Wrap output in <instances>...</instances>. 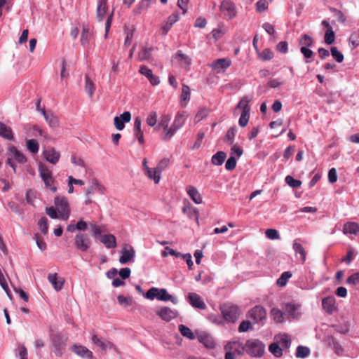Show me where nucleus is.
I'll list each match as a JSON object with an SVG mask.
<instances>
[{"label":"nucleus","mask_w":359,"mask_h":359,"mask_svg":"<svg viewBox=\"0 0 359 359\" xmlns=\"http://www.w3.org/2000/svg\"><path fill=\"white\" fill-rule=\"evenodd\" d=\"M187 194L191 199L196 204H201L203 202L202 196L197 190V189L193 186H189L187 188Z\"/></svg>","instance_id":"c85d7f7f"},{"label":"nucleus","mask_w":359,"mask_h":359,"mask_svg":"<svg viewBox=\"0 0 359 359\" xmlns=\"http://www.w3.org/2000/svg\"><path fill=\"white\" fill-rule=\"evenodd\" d=\"M229 345H231V346L233 348L232 351L235 355H242L244 353H245V350L244 349V344L240 341H228L224 346Z\"/></svg>","instance_id":"b1692460"},{"label":"nucleus","mask_w":359,"mask_h":359,"mask_svg":"<svg viewBox=\"0 0 359 359\" xmlns=\"http://www.w3.org/2000/svg\"><path fill=\"white\" fill-rule=\"evenodd\" d=\"M157 299L163 302L170 301L174 304L177 303V298L168 294L167 290L164 288L158 289Z\"/></svg>","instance_id":"bb28decb"},{"label":"nucleus","mask_w":359,"mask_h":359,"mask_svg":"<svg viewBox=\"0 0 359 359\" xmlns=\"http://www.w3.org/2000/svg\"><path fill=\"white\" fill-rule=\"evenodd\" d=\"M189 303L194 308L204 310L206 308L205 302L201 297L194 292L189 293L187 296Z\"/></svg>","instance_id":"2eb2a0df"},{"label":"nucleus","mask_w":359,"mask_h":359,"mask_svg":"<svg viewBox=\"0 0 359 359\" xmlns=\"http://www.w3.org/2000/svg\"><path fill=\"white\" fill-rule=\"evenodd\" d=\"M172 58L176 60L181 67L186 70L189 69L190 65H191V60L187 55L184 54L182 50H177L176 53L172 55Z\"/></svg>","instance_id":"ddd939ff"},{"label":"nucleus","mask_w":359,"mask_h":359,"mask_svg":"<svg viewBox=\"0 0 359 359\" xmlns=\"http://www.w3.org/2000/svg\"><path fill=\"white\" fill-rule=\"evenodd\" d=\"M283 350L277 342H273L269 346V351L276 358H280L283 355Z\"/></svg>","instance_id":"ea45409f"},{"label":"nucleus","mask_w":359,"mask_h":359,"mask_svg":"<svg viewBox=\"0 0 359 359\" xmlns=\"http://www.w3.org/2000/svg\"><path fill=\"white\" fill-rule=\"evenodd\" d=\"M346 283L352 285L359 284V272L351 275L346 280Z\"/></svg>","instance_id":"69168bd1"},{"label":"nucleus","mask_w":359,"mask_h":359,"mask_svg":"<svg viewBox=\"0 0 359 359\" xmlns=\"http://www.w3.org/2000/svg\"><path fill=\"white\" fill-rule=\"evenodd\" d=\"M198 341L203 344L206 348L212 349L215 347V342L213 337L206 332H201L197 334Z\"/></svg>","instance_id":"9d476101"},{"label":"nucleus","mask_w":359,"mask_h":359,"mask_svg":"<svg viewBox=\"0 0 359 359\" xmlns=\"http://www.w3.org/2000/svg\"><path fill=\"white\" fill-rule=\"evenodd\" d=\"M273 52L269 48L263 50L262 52L259 54V58L264 61L271 60L273 57Z\"/></svg>","instance_id":"6e6d98bb"},{"label":"nucleus","mask_w":359,"mask_h":359,"mask_svg":"<svg viewBox=\"0 0 359 359\" xmlns=\"http://www.w3.org/2000/svg\"><path fill=\"white\" fill-rule=\"evenodd\" d=\"M313 44L314 39L309 34H305L299 39V45L301 47L310 48Z\"/></svg>","instance_id":"c9c22d12"},{"label":"nucleus","mask_w":359,"mask_h":359,"mask_svg":"<svg viewBox=\"0 0 359 359\" xmlns=\"http://www.w3.org/2000/svg\"><path fill=\"white\" fill-rule=\"evenodd\" d=\"M93 37V34L90 30V28L88 25H83L81 36V43L83 47H86L89 43L90 39Z\"/></svg>","instance_id":"a878e982"},{"label":"nucleus","mask_w":359,"mask_h":359,"mask_svg":"<svg viewBox=\"0 0 359 359\" xmlns=\"http://www.w3.org/2000/svg\"><path fill=\"white\" fill-rule=\"evenodd\" d=\"M74 243L78 250L86 252L90 248L92 241L87 233L80 232L76 234Z\"/></svg>","instance_id":"39448f33"},{"label":"nucleus","mask_w":359,"mask_h":359,"mask_svg":"<svg viewBox=\"0 0 359 359\" xmlns=\"http://www.w3.org/2000/svg\"><path fill=\"white\" fill-rule=\"evenodd\" d=\"M41 114L51 127H55L57 126V120L51 112H46L45 109H41Z\"/></svg>","instance_id":"e433bc0d"},{"label":"nucleus","mask_w":359,"mask_h":359,"mask_svg":"<svg viewBox=\"0 0 359 359\" xmlns=\"http://www.w3.org/2000/svg\"><path fill=\"white\" fill-rule=\"evenodd\" d=\"M157 314L165 321H170L177 316V311L172 310L169 307H163L158 312Z\"/></svg>","instance_id":"dca6fc26"},{"label":"nucleus","mask_w":359,"mask_h":359,"mask_svg":"<svg viewBox=\"0 0 359 359\" xmlns=\"http://www.w3.org/2000/svg\"><path fill=\"white\" fill-rule=\"evenodd\" d=\"M292 277V273L290 271L283 272L278 278L276 283L278 286L283 287L286 285L288 279Z\"/></svg>","instance_id":"09e8293b"},{"label":"nucleus","mask_w":359,"mask_h":359,"mask_svg":"<svg viewBox=\"0 0 359 359\" xmlns=\"http://www.w3.org/2000/svg\"><path fill=\"white\" fill-rule=\"evenodd\" d=\"M16 355L20 357V359H27V351L25 345L19 344L18 348L15 350Z\"/></svg>","instance_id":"603ef678"},{"label":"nucleus","mask_w":359,"mask_h":359,"mask_svg":"<svg viewBox=\"0 0 359 359\" xmlns=\"http://www.w3.org/2000/svg\"><path fill=\"white\" fill-rule=\"evenodd\" d=\"M250 118V112L246 111H242L241 115L239 118V125L241 127H245L247 126Z\"/></svg>","instance_id":"0e129e2a"},{"label":"nucleus","mask_w":359,"mask_h":359,"mask_svg":"<svg viewBox=\"0 0 359 359\" xmlns=\"http://www.w3.org/2000/svg\"><path fill=\"white\" fill-rule=\"evenodd\" d=\"M323 310L328 314H332L336 309L335 299L332 296L326 297L322 300Z\"/></svg>","instance_id":"aec40b11"},{"label":"nucleus","mask_w":359,"mask_h":359,"mask_svg":"<svg viewBox=\"0 0 359 359\" xmlns=\"http://www.w3.org/2000/svg\"><path fill=\"white\" fill-rule=\"evenodd\" d=\"M348 41L353 48L359 46V32H355L351 34Z\"/></svg>","instance_id":"338daca9"},{"label":"nucleus","mask_w":359,"mask_h":359,"mask_svg":"<svg viewBox=\"0 0 359 359\" xmlns=\"http://www.w3.org/2000/svg\"><path fill=\"white\" fill-rule=\"evenodd\" d=\"M171 119V116L168 114H163L161 116L158 126L163 128L166 130L168 128V126Z\"/></svg>","instance_id":"3c124183"},{"label":"nucleus","mask_w":359,"mask_h":359,"mask_svg":"<svg viewBox=\"0 0 359 359\" xmlns=\"http://www.w3.org/2000/svg\"><path fill=\"white\" fill-rule=\"evenodd\" d=\"M329 344L332 346V348L334 350V352L338 355H341L344 352V348L341 346V344L335 341L334 339H332V342H330Z\"/></svg>","instance_id":"e2e57ef3"},{"label":"nucleus","mask_w":359,"mask_h":359,"mask_svg":"<svg viewBox=\"0 0 359 359\" xmlns=\"http://www.w3.org/2000/svg\"><path fill=\"white\" fill-rule=\"evenodd\" d=\"M85 80V90L88 93V96L92 97L95 90V85L88 75H86Z\"/></svg>","instance_id":"79ce46f5"},{"label":"nucleus","mask_w":359,"mask_h":359,"mask_svg":"<svg viewBox=\"0 0 359 359\" xmlns=\"http://www.w3.org/2000/svg\"><path fill=\"white\" fill-rule=\"evenodd\" d=\"M9 155L14 158L18 162L20 163H24L27 161V158L25 155L18 150V149L14 146H11L8 147Z\"/></svg>","instance_id":"cd10ccee"},{"label":"nucleus","mask_w":359,"mask_h":359,"mask_svg":"<svg viewBox=\"0 0 359 359\" xmlns=\"http://www.w3.org/2000/svg\"><path fill=\"white\" fill-rule=\"evenodd\" d=\"M331 54L332 57L336 60L337 62H341L344 60V55L343 54L338 50L337 48L335 46H333L330 49Z\"/></svg>","instance_id":"052dcab7"},{"label":"nucleus","mask_w":359,"mask_h":359,"mask_svg":"<svg viewBox=\"0 0 359 359\" xmlns=\"http://www.w3.org/2000/svg\"><path fill=\"white\" fill-rule=\"evenodd\" d=\"M232 348L231 345L224 346L225 351L224 359H236V355L233 353Z\"/></svg>","instance_id":"774afa93"},{"label":"nucleus","mask_w":359,"mask_h":359,"mask_svg":"<svg viewBox=\"0 0 359 359\" xmlns=\"http://www.w3.org/2000/svg\"><path fill=\"white\" fill-rule=\"evenodd\" d=\"M278 337L279 338L278 343L282 346L283 349H287L290 348L291 345V339L287 334H280Z\"/></svg>","instance_id":"37998d69"},{"label":"nucleus","mask_w":359,"mask_h":359,"mask_svg":"<svg viewBox=\"0 0 359 359\" xmlns=\"http://www.w3.org/2000/svg\"><path fill=\"white\" fill-rule=\"evenodd\" d=\"M38 167L40 177L43 181L46 187H49L50 185L53 184L55 182V180L53 177L52 171L42 163H39Z\"/></svg>","instance_id":"423d86ee"},{"label":"nucleus","mask_w":359,"mask_h":359,"mask_svg":"<svg viewBox=\"0 0 359 359\" xmlns=\"http://www.w3.org/2000/svg\"><path fill=\"white\" fill-rule=\"evenodd\" d=\"M343 233L344 234H353L357 236L359 234V224L353 222H348L344 224Z\"/></svg>","instance_id":"5701e85b"},{"label":"nucleus","mask_w":359,"mask_h":359,"mask_svg":"<svg viewBox=\"0 0 359 359\" xmlns=\"http://www.w3.org/2000/svg\"><path fill=\"white\" fill-rule=\"evenodd\" d=\"M151 1L148 0H141L138 5L134 8L135 15H139L142 11L147 10L150 6Z\"/></svg>","instance_id":"49530a36"},{"label":"nucleus","mask_w":359,"mask_h":359,"mask_svg":"<svg viewBox=\"0 0 359 359\" xmlns=\"http://www.w3.org/2000/svg\"><path fill=\"white\" fill-rule=\"evenodd\" d=\"M300 305L290 302L287 303L285 305L283 309L285 310V312L287 313L290 316L294 318L297 317V311L299 309Z\"/></svg>","instance_id":"473e14b6"},{"label":"nucleus","mask_w":359,"mask_h":359,"mask_svg":"<svg viewBox=\"0 0 359 359\" xmlns=\"http://www.w3.org/2000/svg\"><path fill=\"white\" fill-rule=\"evenodd\" d=\"M285 181L287 184L292 188L299 187L302 184V182L300 180L293 178L291 175L286 176Z\"/></svg>","instance_id":"4d7b16f0"},{"label":"nucleus","mask_w":359,"mask_h":359,"mask_svg":"<svg viewBox=\"0 0 359 359\" xmlns=\"http://www.w3.org/2000/svg\"><path fill=\"white\" fill-rule=\"evenodd\" d=\"M292 248L296 254H299L301 261L302 263H304L306 260V252L305 251L302 244L299 243V239H295L294 241Z\"/></svg>","instance_id":"2f4dec72"},{"label":"nucleus","mask_w":359,"mask_h":359,"mask_svg":"<svg viewBox=\"0 0 359 359\" xmlns=\"http://www.w3.org/2000/svg\"><path fill=\"white\" fill-rule=\"evenodd\" d=\"M97 190H100L101 192H102V187L99 184L97 180L93 179L90 182V186L86 189V195L90 196L93 194Z\"/></svg>","instance_id":"f704fd0d"},{"label":"nucleus","mask_w":359,"mask_h":359,"mask_svg":"<svg viewBox=\"0 0 359 359\" xmlns=\"http://www.w3.org/2000/svg\"><path fill=\"white\" fill-rule=\"evenodd\" d=\"M107 10V0H98L96 9V18L102 22L105 16Z\"/></svg>","instance_id":"4be33fe9"},{"label":"nucleus","mask_w":359,"mask_h":359,"mask_svg":"<svg viewBox=\"0 0 359 359\" xmlns=\"http://www.w3.org/2000/svg\"><path fill=\"white\" fill-rule=\"evenodd\" d=\"M48 280L52 284L56 291H59L62 288L64 285V280L60 279V280H57V273H50L48 276Z\"/></svg>","instance_id":"7c9ffc66"},{"label":"nucleus","mask_w":359,"mask_h":359,"mask_svg":"<svg viewBox=\"0 0 359 359\" xmlns=\"http://www.w3.org/2000/svg\"><path fill=\"white\" fill-rule=\"evenodd\" d=\"M55 205L60 213L62 220H67L70 215L69 202L65 196H57L55 198Z\"/></svg>","instance_id":"20e7f679"},{"label":"nucleus","mask_w":359,"mask_h":359,"mask_svg":"<svg viewBox=\"0 0 359 359\" xmlns=\"http://www.w3.org/2000/svg\"><path fill=\"white\" fill-rule=\"evenodd\" d=\"M100 241L108 249L114 248L116 246V238L112 234H106L101 236L100 238Z\"/></svg>","instance_id":"393cba45"},{"label":"nucleus","mask_w":359,"mask_h":359,"mask_svg":"<svg viewBox=\"0 0 359 359\" xmlns=\"http://www.w3.org/2000/svg\"><path fill=\"white\" fill-rule=\"evenodd\" d=\"M39 227L41 233L46 235L48 231V219L46 217H41L38 222Z\"/></svg>","instance_id":"13d9d810"},{"label":"nucleus","mask_w":359,"mask_h":359,"mask_svg":"<svg viewBox=\"0 0 359 359\" xmlns=\"http://www.w3.org/2000/svg\"><path fill=\"white\" fill-rule=\"evenodd\" d=\"M92 343L100 347V349L103 351H106L107 350H110L114 348V345L109 341L103 339L102 337H99L96 334H93L91 337Z\"/></svg>","instance_id":"0eeeda50"},{"label":"nucleus","mask_w":359,"mask_h":359,"mask_svg":"<svg viewBox=\"0 0 359 359\" xmlns=\"http://www.w3.org/2000/svg\"><path fill=\"white\" fill-rule=\"evenodd\" d=\"M271 316L274 320V321L277 323H282L285 320L283 317V313L279 309L273 308L271 310Z\"/></svg>","instance_id":"4c0bfd02"},{"label":"nucleus","mask_w":359,"mask_h":359,"mask_svg":"<svg viewBox=\"0 0 359 359\" xmlns=\"http://www.w3.org/2000/svg\"><path fill=\"white\" fill-rule=\"evenodd\" d=\"M186 120V115L184 112H178L175 118L174 122L172 125L175 127V128H181L182 126L184 124Z\"/></svg>","instance_id":"a19ab883"},{"label":"nucleus","mask_w":359,"mask_h":359,"mask_svg":"<svg viewBox=\"0 0 359 359\" xmlns=\"http://www.w3.org/2000/svg\"><path fill=\"white\" fill-rule=\"evenodd\" d=\"M0 136L8 140L14 138L12 129L2 122H0Z\"/></svg>","instance_id":"c756f323"},{"label":"nucleus","mask_w":359,"mask_h":359,"mask_svg":"<svg viewBox=\"0 0 359 359\" xmlns=\"http://www.w3.org/2000/svg\"><path fill=\"white\" fill-rule=\"evenodd\" d=\"M27 149L33 154H36L39 149L38 142L34 139H31L27 141Z\"/></svg>","instance_id":"5fc2aeb1"},{"label":"nucleus","mask_w":359,"mask_h":359,"mask_svg":"<svg viewBox=\"0 0 359 359\" xmlns=\"http://www.w3.org/2000/svg\"><path fill=\"white\" fill-rule=\"evenodd\" d=\"M152 48H143L138 53V58L140 61L149 60L151 56Z\"/></svg>","instance_id":"8fccbe9b"},{"label":"nucleus","mask_w":359,"mask_h":359,"mask_svg":"<svg viewBox=\"0 0 359 359\" xmlns=\"http://www.w3.org/2000/svg\"><path fill=\"white\" fill-rule=\"evenodd\" d=\"M311 351L309 347L299 345L297 347L295 356L299 358H304L308 357Z\"/></svg>","instance_id":"c03bdc74"},{"label":"nucleus","mask_w":359,"mask_h":359,"mask_svg":"<svg viewBox=\"0 0 359 359\" xmlns=\"http://www.w3.org/2000/svg\"><path fill=\"white\" fill-rule=\"evenodd\" d=\"M67 337L60 333L51 334L50 340L53 346V352L57 357H62L65 351Z\"/></svg>","instance_id":"f03ea898"},{"label":"nucleus","mask_w":359,"mask_h":359,"mask_svg":"<svg viewBox=\"0 0 359 359\" xmlns=\"http://www.w3.org/2000/svg\"><path fill=\"white\" fill-rule=\"evenodd\" d=\"M145 173L149 179L154 181L155 184H158L159 182L161 180V175L156 169L153 170L149 167H147Z\"/></svg>","instance_id":"58836bf2"},{"label":"nucleus","mask_w":359,"mask_h":359,"mask_svg":"<svg viewBox=\"0 0 359 359\" xmlns=\"http://www.w3.org/2000/svg\"><path fill=\"white\" fill-rule=\"evenodd\" d=\"M131 119V114L129 111H125L119 116H115L114 123L118 130H122L125 127V123H128Z\"/></svg>","instance_id":"4468645a"},{"label":"nucleus","mask_w":359,"mask_h":359,"mask_svg":"<svg viewBox=\"0 0 359 359\" xmlns=\"http://www.w3.org/2000/svg\"><path fill=\"white\" fill-rule=\"evenodd\" d=\"M330 10L334 14V15L337 18V20L339 22H341V23L345 22L346 18V16L342 13V11H341L340 10H338L335 8H332V7H331L330 8Z\"/></svg>","instance_id":"bf43d9fd"},{"label":"nucleus","mask_w":359,"mask_h":359,"mask_svg":"<svg viewBox=\"0 0 359 359\" xmlns=\"http://www.w3.org/2000/svg\"><path fill=\"white\" fill-rule=\"evenodd\" d=\"M265 344L258 339H250L244 344L245 353L250 357L260 358L265 353Z\"/></svg>","instance_id":"f257e3e1"},{"label":"nucleus","mask_w":359,"mask_h":359,"mask_svg":"<svg viewBox=\"0 0 359 359\" xmlns=\"http://www.w3.org/2000/svg\"><path fill=\"white\" fill-rule=\"evenodd\" d=\"M220 310L224 319L229 323H235L241 314L238 306L229 302L221 306Z\"/></svg>","instance_id":"7ed1b4c3"},{"label":"nucleus","mask_w":359,"mask_h":359,"mask_svg":"<svg viewBox=\"0 0 359 359\" xmlns=\"http://www.w3.org/2000/svg\"><path fill=\"white\" fill-rule=\"evenodd\" d=\"M220 11L229 19L233 18L236 15L235 5L229 1H223L220 6Z\"/></svg>","instance_id":"f8f14e48"},{"label":"nucleus","mask_w":359,"mask_h":359,"mask_svg":"<svg viewBox=\"0 0 359 359\" xmlns=\"http://www.w3.org/2000/svg\"><path fill=\"white\" fill-rule=\"evenodd\" d=\"M142 121L139 117H136L134 120L133 135L137 139L140 144L144 142L143 132L141 129Z\"/></svg>","instance_id":"a211bd4d"},{"label":"nucleus","mask_w":359,"mask_h":359,"mask_svg":"<svg viewBox=\"0 0 359 359\" xmlns=\"http://www.w3.org/2000/svg\"><path fill=\"white\" fill-rule=\"evenodd\" d=\"M300 52L306 59V63L310 62L311 61L308 59H311L314 55V53L309 48L301 47Z\"/></svg>","instance_id":"680f3d73"},{"label":"nucleus","mask_w":359,"mask_h":359,"mask_svg":"<svg viewBox=\"0 0 359 359\" xmlns=\"http://www.w3.org/2000/svg\"><path fill=\"white\" fill-rule=\"evenodd\" d=\"M334 39H335V34H334V32L332 30V28L327 29L325 34V36H324L325 42L327 44L330 45L334 43Z\"/></svg>","instance_id":"864d4df0"},{"label":"nucleus","mask_w":359,"mask_h":359,"mask_svg":"<svg viewBox=\"0 0 359 359\" xmlns=\"http://www.w3.org/2000/svg\"><path fill=\"white\" fill-rule=\"evenodd\" d=\"M43 154L48 162L54 165L58 162L60 157V152L53 148L43 151Z\"/></svg>","instance_id":"6ab92c4d"},{"label":"nucleus","mask_w":359,"mask_h":359,"mask_svg":"<svg viewBox=\"0 0 359 359\" xmlns=\"http://www.w3.org/2000/svg\"><path fill=\"white\" fill-rule=\"evenodd\" d=\"M266 316V312L264 307L257 305L249 311V317L252 318L255 323H258L264 320Z\"/></svg>","instance_id":"6e6552de"},{"label":"nucleus","mask_w":359,"mask_h":359,"mask_svg":"<svg viewBox=\"0 0 359 359\" xmlns=\"http://www.w3.org/2000/svg\"><path fill=\"white\" fill-rule=\"evenodd\" d=\"M236 132L237 129L235 126L231 127L226 132L224 140V142H228L230 145H233Z\"/></svg>","instance_id":"a18cd8bd"},{"label":"nucleus","mask_w":359,"mask_h":359,"mask_svg":"<svg viewBox=\"0 0 359 359\" xmlns=\"http://www.w3.org/2000/svg\"><path fill=\"white\" fill-rule=\"evenodd\" d=\"M226 158V154L224 151H217L212 157L211 162L215 165H221L223 164L225 158Z\"/></svg>","instance_id":"72a5a7b5"},{"label":"nucleus","mask_w":359,"mask_h":359,"mask_svg":"<svg viewBox=\"0 0 359 359\" xmlns=\"http://www.w3.org/2000/svg\"><path fill=\"white\" fill-rule=\"evenodd\" d=\"M139 72L141 74L145 76L149 79L151 85L156 86L159 84V78L154 75L151 69L148 68L147 66H141Z\"/></svg>","instance_id":"f3484780"},{"label":"nucleus","mask_w":359,"mask_h":359,"mask_svg":"<svg viewBox=\"0 0 359 359\" xmlns=\"http://www.w3.org/2000/svg\"><path fill=\"white\" fill-rule=\"evenodd\" d=\"M71 349L75 354L81 357L82 358L93 359V354L92 351H90L84 346L74 344L72 346Z\"/></svg>","instance_id":"9b49d317"},{"label":"nucleus","mask_w":359,"mask_h":359,"mask_svg":"<svg viewBox=\"0 0 359 359\" xmlns=\"http://www.w3.org/2000/svg\"><path fill=\"white\" fill-rule=\"evenodd\" d=\"M179 331L183 337L189 339H194L195 338V335L193 332L188 327L184 325H179Z\"/></svg>","instance_id":"de8ad7c7"},{"label":"nucleus","mask_w":359,"mask_h":359,"mask_svg":"<svg viewBox=\"0 0 359 359\" xmlns=\"http://www.w3.org/2000/svg\"><path fill=\"white\" fill-rule=\"evenodd\" d=\"M231 64V61L227 58H220L214 61L209 66L217 72V74L224 72Z\"/></svg>","instance_id":"1a4fd4ad"},{"label":"nucleus","mask_w":359,"mask_h":359,"mask_svg":"<svg viewBox=\"0 0 359 359\" xmlns=\"http://www.w3.org/2000/svg\"><path fill=\"white\" fill-rule=\"evenodd\" d=\"M135 251L132 246L130 247V249L123 248L121 251L119 262L122 264H125L133 260L135 257Z\"/></svg>","instance_id":"412c9836"}]
</instances>
